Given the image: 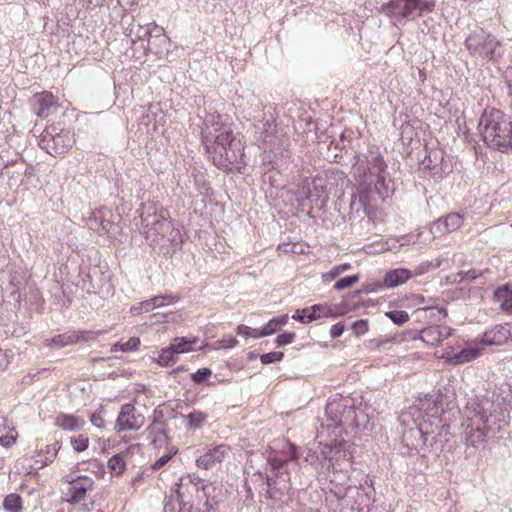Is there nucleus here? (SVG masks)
I'll use <instances>...</instances> for the list:
<instances>
[{"mask_svg":"<svg viewBox=\"0 0 512 512\" xmlns=\"http://www.w3.org/2000/svg\"><path fill=\"white\" fill-rule=\"evenodd\" d=\"M201 143L208 158L219 170L230 173L241 172L244 145L234 134L231 124L224 122L219 113H209L201 126Z\"/></svg>","mask_w":512,"mask_h":512,"instance_id":"1","label":"nucleus"},{"mask_svg":"<svg viewBox=\"0 0 512 512\" xmlns=\"http://www.w3.org/2000/svg\"><path fill=\"white\" fill-rule=\"evenodd\" d=\"M493 403L488 400L470 399L465 407V452L475 455L486 447L490 436H495L503 426H507L505 413L492 411Z\"/></svg>","mask_w":512,"mask_h":512,"instance_id":"2","label":"nucleus"},{"mask_svg":"<svg viewBox=\"0 0 512 512\" xmlns=\"http://www.w3.org/2000/svg\"><path fill=\"white\" fill-rule=\"evenodd\" d=\"M478 127L488 148L501 153H508L512 149V120L504 111L486 107Z\"/></svg>","mask_w":512,"mask_h":512,"instance_id":"3","label":"nucleus"},{"mask_svg":"<svg viewBox=\"0 0 512 512\" xmlns=\"http://www.w3.org/2000/svg\"><path fill=\"white\" fill-rule=\"evenodd\" d=\"M420 405L410 407L409 411L402 413L400 417L404 422L411 417L415 424L414 428L403 433V442H408L411 435L427 437L433 434V429L447 431L449 428V424L443 419L444 410L438 400L425 399Z\"/></svg>","mask_w":512,"mask_h":512,"instance_id":"4","label":"nucleus"},{"mask_svg":"<svg viewBox=\"0 0 512 512\" xmlns=\"http://www.w3.org/2000/svg\"><path fill=\"white\" fill-rule=\"evenodd\" d=\"M298 458L295 445L290 446V456L284 457L278 452H271L267 457L265 471H258L257 474L265 479L267 486L265 496L269 499L277 497V493L283 495L291 489V477L289 463Z\"/></svg>","mask_w":512,"mask_h":512,"instance_id":"5","label":"nucleus"},{"mask_svg":"<svg viewBox=\"0 0 512 512\" xmlns=\"http://www.w3.org/2000/svg\"><path fill=\"white\" fill-rule=\"evenodd\" d=\"M355 414V407L351 399L338 396L329 399L325 408L326 423H321L317 429V438L320 439V444H323L325 436L331 437L332 434L337 436L336 430H341L342 426H352Z\"/></svg>","mask_w":512,"mask_h":512,"instance_id":"6","label":"nucleus"},{"mask_svg":"<svg viewBox=\"0 0 512 512\" xmlns=\"http://www.w3.org/2000/svg\"><path fill=\"white\" fill-rule=\"evenodd\" d=\"M137 213L141 218L140 232L151 242L158 243L172 230L168 210L155 202L141 203Z\"/></svg>","mask_w":512,"mask_h":512,"instance_id":"7","label":"nucleus"},{"mask_svg":"<svg viewBox=\"0 0 512 512\" xmlns=\"http://www.w3.org/2000/svg\"><path fill=\"white\" fill-rule=\"evenodd\" d=\"M436 4L437 0H393L383 7V11L396 22H400L430 13L435 10Z\"/></svg>","mask_w":512,"mask_h":512,"instance_id":"8","label":"nucleus"},{"mask_svg":"<svg viewBox=\"0 0 512 512\" xmlns=\"http://www.w3.org/2000/svg\"><path fill=\"white\" fill-rule=\"evenodd\" d=\"M74 143L73 134L69 130L51 125L40 135L38 145L51 156L57 157L66 153Z\"/></svg>","mask_w":512,"mask_h":512,"instance_id":"9","label":"nucleus"},{"mask_svg":"<svg viewBox=\"0 0 512 512\" xmlns=\"http://www.w3.org/2000/svg\"><path fill=\"white\" fill-rule=\"evenodd\" d=\"M465 45L472 55L494 59L500 55V41L493 34H469Z\"/></svg>","mask_w":512,"mask_h":512,"instance_id":"10","label":"nucleus"},{"mask_svg":"<svg viewBox=\"0 0 512 512\" xmlns=\"http://www.w3.org/2000/svg\"><path fill=\"white\" fill-rule=\"evenodd\" d=\"M334 494L341 500V505L350 511L366 512L369 510L370 495L363 485L348 486L341 490H335Z\"/></svg>","mask_w":512,"mask_h":512,"instance_id":"11","label":"nucleus"},{"mask_svg":"<svg viewBox=\"0 0 512 512\" xmlns=\"http://www.w3.org/2000/svg\"><path fill=\"white\" fill-rule=\"evenodd\" d=\"M98 333L87 330H69L46 340V346L60 349L79 342H89L96 339Z\"/></svg>","mask_w":512,"mask_h":512,"instance_id":"12","label":"nucleus"},{"mask_svg":"<svg viewBox=\"0 0 512 512\" xmlns=\"http://www.w3.org/2000/svg\"><path fill=\"white\" fill-rule=\"evenodd\" d=\"M31 111L40 118L48 117L59 107L58 99L50 91L35 93L29 100Z\"/></svg>","mask_w":512,"mask_h":512,"instance_id":"13","label":"nucleus"},{"mask_svg":"<svg viewBox=\"0 0 512 512\" xmlns=\"http://www.w3.org/2000/svg\"><path fill=\"white\" fill-rule=\"evenodd\" d=\"M336 432L338 434L337 436L333 434L335 437L323 444V448L321 449L323 459L331 461L332 459L352 458V452L350 451L351 444L344 439L338 438V436L341 435V430H336Z\"/></svg>","mask_w":512,"mask_h":512,"instance_id":"14","label":"nucleus"},{"mask_svg":"<svg viewBox=\"0 0 512 512\" xmlns=\"http://www.w3.org/2000/svg\"><path fill=\"white\" fill-rule=\"evenodd\" d=\"M144 416L137 412L134 405L127 403L121 408L116 420V429L118 432L126 430H138L144 424Z\"/></svg>","mask_w":512,"mask_h":512,"instance_id":"15","label":"nucleus"},{"mask_svg":"<svg viewBox=\"0 0 512 512\" xmlns=\"http://www.w3.org/2000/svg\"><path fill=\"white\" fill-rule=\"evenodd\" d=\"M66 482L71 485L68 489L67 502L70 504H77L86 497V493L92 490L94 480L86 475H79L77 477L66 476Z\"/></svg>","mask_w":512,"mask_h":512,"instance_id":"16","label":"nucleus"},{"mask_svg":"<svg viewBox=\"0 0 512 512\" xmlns=\"http://www.w3.org/2000/svg\"><path fill=\"white\" fill-rule=\"evenodd\" d=\"M450 427L447 431H442L440 429L434 430L432 435L426 436H418L417 442H403L408 448L414 450H422L426 448H430V450L442 451L444 447V443L448 441L447 435L449 434Z\"/></svg>","mask_w":512,"mask_h":512,"instance_id":"17","label":"nucleus"},{"mask_svg":"<svg viewBox=\"0 0 512 512\" xmlns=\"http://www.w3.org/2000/svg\"><path fill=\"white\" fill-rule=\"evenodd\" d=\"M512 340V323L497 324L485 331L479 343L485 346H501Z\"/></svg>","mask_w":512,"mask_h":512,"instance_id":"18","label":"nucleus"},{"mask_svg":"<svg viewBox=\"0 0 512 512\" xmlns=\"http://www.w3.org/2000/svg\"><path fill=\"white\" fill-rule=\"evenodd\" d=\"M231 448L227 444H219L207 449V451L196 459L198 468L209 470L224 461Z\"/></svg>","mask_w":512,"mask_h":512,"instance_id":"19","label":"nucleus"},{"mask_svg":"<svg viewBox=\"0 0 512 512\" xmlns=\"http://www.w3.org/2000/svg\"><path fill=\"white\" fill-rule=\"evenodd\" d=\"M370 192L366 189H359L350 198L348 220L355 221L369 214Z\"/></svg>","mask_w":512,"mask_h":512,"instance_id":"20","label":"nucleus"},{"mask_svg":"<svg viewBox=\"0 0 512 512\" xmlns=\"http://www.w3.org/2000/svg\"><path fill=\"white\" fill-rule=\"evenodd\" d=\"M462 224L463 217L459 213L452 212L435 221L431 225L430 231L434 236H441L457 230Z\"/></svg>","mask_w":512,"mask_h":512,"instance_id":"21","label":"nucleus"},{"mask_svg":"<svg viewBox=\"0 0 512 512\" xmlns=\"http://www.w3.org/2000/svg\"><path fill=\"white\" fill-rule=\"evenodd\" d=\"M453 329L448 326L429 325L419 332V339L426 345L434 347L452 334Z\"/></svg>","mask_w":512,"mask_h":512,"instance_id":"22","label":"nucleus"},{"mask_svg":"<svg viewBox=\"0 0 512 512\" xmlns=\"http://www.w3.org/2000/svg\"><path fill=\"white\" fill-rule=\"evenodd\" d=\"M89 229L93 230L100 236H107L110 239L116 238L119 227L113 221L106 219L103 215H94L87 221Z\"/></svg>","mask_w":512,"mask_h":512,"instance_id":"23","label":"nucleus"},{"mask_svg":"<svg viewBox=\"0 0 512 512\" xmlns=\"http://www.w3.org/2000/svg\"><path fill=\"white\" fill-rule=\"evenodd\" d=\"M422 273L423 271L420 269L415 270V272H412L411 270L406 268L392 269L386 272L383 279V283L387 288H394L404 284L414 275H421Z\"/></svg>","mask_w":512,"mask_h":512,"instance_id":"24","label":"nucleus"},{"mask_svg":"<svg viewBox=\"0 0 512 512\" xmlns=\"http://www.w3.org/2000/svg\"><path fill=\"white\" fill-rule=\"evenodd\" d=\"M201 481V478L197 474H187L186 476H182L179 479V483H176L178 486L176 490L177 501L185 505V493L190 492V485H192V488L197 493V498H200L201 487L198 485Z\"/></svg>","mask_w":512,"mask_h":512,"instance_id":"25","label":"nucleus"},{"mask_svg":"<svg viewBox=\"0 0 512 512\" xmlns=\"http://www.w3.org/2000/svg\"><path fill=\"white\" fill-rule=\"evenodd\" d=\"M482 355V349L474 346H467L460 351L448 352V359L454 365L471 362Z\"/></svg>","mask_w":512,"mask_h":512,"instance_id":"26","label":"nucleus"},{"mask_svg":"<svg viewBox=\"0 0 512 512\" xmlns=\"http://www.w3.org/2000/svg\"><path fill=\"white\" fill-rule=\"evenodd\" d=\"M210 486L202 484L200 498L197 503L189 504V512H212L215 510L217 501L214 497H210L207 490Z\"/></svg>","mask_w":512,"mask_h":512,"instance_id":"27","label":"nucleus"},{"mask_svg":"<svg viewBox=\"0 0 512 512\" xmlns=\"http://www.w3.org/2000/svg\"><path fill=\"white\" fill-rule=\"evenodd\" d=\"M364 157L371 175L386 173L387 164L378 149L369 150V152Z\"/></svg>","mask_w":512,"mask_h":512,"instance_id":"28","label":"nucleus"},{"mask_svg":"<svg viewBox=\"0 0 512 512\" xmlns=\"http://www.w3.org/2000/svg\"><path fill=\"white\" fill-rule=\"evenodd\" d=\"M413 315L416 317L418 321H428L432 322L433 320H440L447 317V309L444 307H424L418 308L414 311Z\"/></svg>","mask_w":512,"mask_h":512,"instance_id":"29","label":"nucleus"},{"mask_svg":"<svg viewBox=\"0 0 512 512\" xmlns=\"http://www.w3.org/2000/svg\"><path fill=\"white\" fill-rule=\"evenodd\" d=\"M60 448L61 442L55 441L52 444L46 445L44 449H40L37 452V457L44 456V460H35V463L39 464L38 468L41 469L51 464L55 460Z\"/></svg>","mask_w":512,"mask_h":512,"instance_id":"30","label":"nucleus"},{"mask_svg":"<svg viewBox=\"0 0 512 512\" xmlns=\"http://www.w3.org/2000/svg\"><path fill=\"white\" fill-rule=\"evenodd\" d=\"M328 197L324 194V188L322 186H314V190H309L305 197H302L300 200V205L306 206L310 205L312 207L314 204L318 207H322L326 204Z\"/></svg>","mask_w":512,"mask_h":512,"instance_id":"31","label":"nucleus"},{"mask_svg":"<svg viewBox=\"0 0 512 512\" xmlns=\"http://www.w3.org/2000/svg\"><path fill=\"white\" fill-rule=\"evenodd\" d=\"M83 423L78 417L72 414L61 413L56 417L55 425L65 431H78Z\"/></svg>","mask_w":512,"mask_h":512,"instance_id":"32","label":"nucleus"},{"mask_svg":"<svg viewBox=\"0 0 512 512\" xmlns=\"http://www.w3.org/2000/svg\"><path fill=\"white\" fill-rule=\"evenodd\" d=\"M386 174L387 172L375 175L376 181L374 185V191L382 200H385L387 197H389L390 193L394 190V184L391 182V180H387Z\"/></svg>","mask_w":512,"mask_h":512,"instance_id":"33","label":"nucleus"},{"mask_svg":"<svg viewBox=\"0 0 512 512\" xmlns=\"http://www.w3.org/2000/svg\"><path fill=\"white\" fill-rule=\"evenodd\" d=\"M3 508L8 512H22L23 500L17 493H10L3 500Z\"/></svg>","mask_w":512,"mask_h":512,"instance_id":"34","label":"nucleus"},{"mask_svg":"<svg viewBox=\"0 0 512 512\" xmlns=\"http://www.w3.org/2000/svg\"><path fill=\"white\" fill-rule=\"evenodd\" d=\"M292 319L299 321L302 324H309L317 320L314 305L302 309H297L292 315Z\"/></svg>","mask_w":512,"mask_h":512,"instance_id":"35","label":"nucleus"},{"mask_svg":"<svg viewBox=\"0 0 512 512\" xmlns=\"http://www.w3.org/2000/svg\"><path fill=\"white\" fill-rule=\"evenodd\" d=\"M184 418L187 420V427L189 429H198L207 421V414L193 410L189 414L185 415Z\"/></svg>","mask_w":512,"mask_h":512,"instance_id":"36","label":"nucleus"},{"mask_svg":"<svg viewBox=\"0 0 512 512\" xmlns=\"http://www.w3.org/2000/svg\"><path fill=\"white\" fill-rule=\"evenodd\" d=\"M259 130V139L264 143L271 144L274 137L275 125L273 121H261V126H257Z\"/></svg>","mask_w":512,"mask_h":512,"instance_id":"37","label":"nucleus"},{"mask_svg":"<svg viewBox=\"0 0 512 512\" xmlns=\"http://www.w3.org/2000/svg\"><path fill=\"white\" fill-rule=\"evenodd\" d=\"M196 343V338L190 339L188 337H176L170 346L179 355L192 350L191 346Z\"/></svg>","mask_w":512,"mask_h":512,"instance_id":"38","label":"nucleus"},{"mask_svg":"<svg viewBox=\"0 0 512 512\" xmlns=\"http://www.w3.org/2000/svg\"><path fill=\"white\" fill-rule=\"evenodd\" d=\"M178 359V354L175 350L169 345L168 347L162 349L159 353L157 362L161 366H169L174 364Z\"/></svg>","mask_w":512,"mask_h":512,"instance_id":"39","label":"nucleus"},{"mask_svg":"<svg viewBox=\"0 0 512 512\" xmlns=\"http://www.w3.org/2000/svg\"><path fill=\"white\" fill-rule=\"evenodd\" d=\"M140 346V339L137 337H131L126 342H117L111 346V352H129V351H135Z\"/></svg>","mask_w":512,"mask_h":512,"instance_id":"40","label":"nucleus"},{"mask_svg":"<svg viewBox=\"0 0 512 512\" xmlns=\"http://www.w3.org/2000/svg\"><path fill=\"white\" fill-rule=\"evenodd\" d=\"M108 468L112 475L119 476L124 472L126 464L122 456L116 454L109 459Z\"/></svg>","mask_w":512,"mask_h":512,"instance_id":"41","label":"nucleus"},{"mask_svg":"<svg viewBox=\"0 0 512 512\" xmlns=\"http://www.w3.org/2000/svg\"><path fill=\"white\" fill-rule=\"evenodd\" d=\"M18 433L15 428H11L10 430L0 429V445L3 447H11L17 439Z\"/></svg>","mask_w":512,"mask_h":512,"instance_id":"42","label":"nucleus"},{"mask_svg":"<svg viewBox=\"0 0 512 512\" xmlns=\"http://www.w3.org/2000/svg\"><path fill=\"white\" fill-rule=\"evenodd\" d=\"M385 316L398 326L403 325L409 320V315L404 310H390L385 313Z\"/></svg>","mask_w":512,"mask_h":512,"instance_id":"43","label":"nucleus"},{"mask_svg":"<svg viewBox=\"0 0 512 512\" xmlns=\"http://www.w3.org/2000/svg\"><path fill=\"white\" fill-rule=\"evenodd\" d=\"M70 443L75 452L80 453L85 451L89 446V438L84 434H79L70 438Z\"/></svg>","mask_w":512,"mask_h":512,"instance_id":"44","label":"nucleus"},{"mask_svg":"<svg viewBox=\"0 0 512 512\" xmlns=\"http://www.w3.org/2000/svg\"><path fill=\"white\" fill-rule=\"evenodd\" d=\"M438 160L440 162L443 160V152L433 151V152H430V154L425 157V159L423 160V164H424L425 168H428L430 170H435L439 165L437 162Z\"/></svg>","mask_w":512,"mask_h":512,"instance_id":"45","label":"nucleus"},{"mask_svg":"<svg viewBox=\"0 0 512 512\" xmlns=\"http://www.w3.org/2000/svg\"><path fill=\"white\" fill-rule=\"evenodd\" d=\"M350 268V264H341L333 267L329 272L324 273L322 275V280L324 283H329L338 277L341 273L348 270Z\"/></svg>","mask_w":512,"mask_h":512,"instance_id":"46","label":"nucleus"},{"mask_svg":"<svg viewBox=\"0 0 512 512\" xmlns=\"http://www.w3.org/2000/svg\"><path fill=\"white\" fill-rule=\"evenodd\" d=\"M494 298L498 302L504 298H512V283L507 282L501 286H498L494 290Z\"/></svg>","mask_w":512,"mask_h":512,"instance_id":"47","label":"nucleus"},{"mask_svg":"<svg viewBox=\"0 0 512 512\" xmlns=\"http://www.w3.org/2000/svg\"><path fill=\"white\" fill-rule=\"evenodd\" d=\"M322 460H324V459L321 455V451L317 452L312 449H307L306 455L304 456V462H306L309 465L314 466L316 469H318Z\"/></svg>","mask_w":512,"mask_h":512,"instance_id":"48","label":"nucleus"},{"mask_svg":"<svg viewBox=\"0 0 512 512\" xmlns=\"http://www.w3.org/2000/svg\"><path fill=\"white\" fill-rule=\"evenodd\" d=\"M358 275H348L336 281L334 288L338 291L349 288L358 282Z\"/></svg>","mask_w":512,"mask_h":512,"instance_id":"49","label":"nucleus"},{"mask_svg":"<svg viewBox=\"0 0 512 512\" xmlns=\"http://www.w3.org/2000/svg\"><path fill=\"white\" fill-rule=\"evenodd\" d=\"M284 358L283 352L272 351L265 354L260 355V361L264 365L276 363L282 361Z\"/></svg>","mask_w":512,"mask_h":512,"instance_id":"50","label":"nucleus"},{"mask_svg":"<svg viewBox=\"0 0 512 512\" xmlns=\"http://www.w3.org/2000/svg\"><path fill=\"white\" fill-rule=\"evenodd\" d=\"M351 329L353 330L356 337H361L366 334L369 330V324L367 319H359L354 321L351 324Z\"/></svg>","mask_w":512,"mask_h":512,"instance_id":"51","label":"nucleus"},{"mask_svg":"<svg viewBox=\"0 0 512 512\" xmlns=\"http://www.w3.org/2000/svg\"><path fill=\"white\" fill-rule=\"evenodd\" d=\"M212 375V370L210 368L204 367L198 369L196 372L191 374V380L195 384H201L208 380V378Z\"/></svg>","mask_w":512,"mask_h":512,"instance_id":"52","label":"nucleus"},{"mask_svg":"<svg viewBox=\"0 0 512 512\" xmlns=\"http://www.w3.org/2000/svg\"><path fill=\"white\" fill-rule=\"evenodd\" d=\"M260 329H254L244 324H240L236 328V333L245 338L252 337L255 339L262 338V336H258Z\"/></svg>","mask_w":512,"mask_h":512,"instance_id":"53","label":"nucleus"},{"mask_svg":"<svg viewBox=\"0 0 512 512\" xmlns=\"http://www.w3.org/2000/svg\"><path fill=\"white\" fill-rule=\"evenodd\" d=\"M295 338H296L295 332L286 331L277 336V338L275 339V344L277 347H283V346L293 343Z\"/></svg>","mask_w":512,"mask_h":512,"instance_id":"54","label":"nucleus"},{"mask_svg":"<svg viewBox=\"0 0 512 512\" xmlns=\"http://www.w3.org/2000/svg\"><path fill=\"white\" fill-rule=\"evenodd\" d=\"M176 453H177V450H170L169 452L165 453L151 465V469L152 470L161 469L173 458L174 455H176Z\"/></svg>","mask_w":512,"mask_h":512,"instance_id":"55","label":"nucleus"},{"mask_svg":"<svg viewBox=\"0 0 512 512\" xmlns=\"http://www.w3.org/2000/svg\"><path fill=\"white\" fill-rule=\"evenodd\" d=\"M153 301H156L160 304V307L174 304L179 301V297L173 294H163L153 297Z\"/></svg>","mask_w":512,"mask_h":512,"instance_id":"56","label":"nucleus"},{"mask_svg":"<svg viewBox=\"0 0 512 512\" xmlns=\"http://www.w3.org/2000/svg\"><path fill=\"white\" fill-rule=\"evenodd\" d=\"M314 308L316 310L317 319L320 318H330V314L332 313L331 305L329 304H314Z\"/></svg>","mask_w":512,"mask_h":512,"instance_id":"57","label":"nucleus"},{"mask_svg":"<svg viewBox=\"0 0 512 512\" xmlns=\"http://www.w3.org/2000/svg\"><path fill=\"white\" fill-rule=\"evenodd\" d=\"M106 0H74L75 4L81 9H91L100 7Z\"/></svg>","mask_w":512,"mask_h":512,"instance_id":"58","label":"nucleus"},{"mask_svg":"<svg viewBox=\"0 0 512 512\" xmlns=\"http://www.w3.org/2000/svg\"><path fill=\"white\" fill-rule=\"evenodd\" d=\"M149 435L154 436L153 441H152L153 443H156L157 441H159V442L167 441V439H168L167 431L164 427V424L157 425L156 430L153 433H149Z\"/></svg>","mask_w":512,"mask_h":512,"instance_id":"59","label":"nucleus"},{"mask_svg":"<svg viewBox=\"0 0 512 512\" xmlns=\"http://www.w3.org/2000/svg\"><path fill=\"white\" fill-rule=\"evenodd\" d=\"M332 313L330 314L331 319H336L344 316L348 313V307L346 304H333L331 305Z\"/></svg>","mask_w":512,"mask_h":512,"instance_id":"60","label":"nucleus"},{"mask_svg":"<svg viewBox=\"0 0 512 512\" xmlns=\"http://www.w3.org/2000/svg\"><path fill=\"white\" fill-rule=\"evenodd\" d=\"M162 424H164L163 412L159 409H155L153 422L147 428L148 433H153L156 430L157 425H162Z\"/></svg>","mask_w":512,"mask_h":512,"instance_id":"61","label":"nucleus"},{"mask_svg":"<svg viewBox=\"0 0 512 512\" xmlns=\"http://www.w3.org/2000/svg\"><path fill=\"white\" fill-rule=\"evenodd\" d=\"M278 326L273 322V318L269 320L262 329H260V332L258 333V336L266 337L269 335L274 334L277 332Z\"/></svg>","mask_w":512,"mask_h":512,"instance_id":"62","label":"nucleus"},{"mask_svg":"<svg viewBox=\"0 0 512 512\" xmlns=\"http://www.w3.org/2000/svg\"><path fill=\"white\" fill-rule=\"evenodd\" d=\"M217 343L219 345L218 346L219 348L232 349L238 344V340L234 336L229 335V336L222 338Z\"/></svg>","mask_w":512,"mask_h":512,"instance_id":"63","label":"nucleus"},{"mask_svg":"<svg viewBox=\"0 0 512 512\" xmlns=\"http://www.w3.org/2000/svg\"><path fill=\"white\" fill-rule=\"evenodd\" d=\"M345 331V325L343 322H337L331 326L330 336L335 339L340 337Z\"/></svg>","mask_w":512,"mask_h":512,"instance_id":"64","label":"nucleus"}]
</instances>
